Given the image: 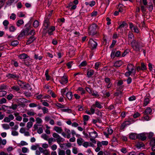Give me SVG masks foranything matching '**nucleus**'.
<instances>
[{
  "label": "nucleus",
  "instance_id": "bf43d9fd",
  "mask_svg": "<svg viewBox=\"0 0 155 155\" xmlns=\"http://www.w3.org/2000/svg\"><path fill=\"white\" fill-rule=\"evenodd\" d=\"M6 102V100L4 98H2L0 100V105L4 103H5Z\"/></svg>",
  "mask_w": 155,
  "mask_h": 155
},
{
  "label": "nucleus",
  "instance_id": "8fccbe9b",
  "mask_svg": "<svg viewBox=\"0 0 155 155\" xmlns=\"http://www.w3.org/2000/svg\"><path fill=\"white\" fill-rule=\"evenodd\" d=\"M70 56L72 57L74 56L75 54V51L74 50H70L69 52Z\"/></svg>",
  "mask_w": 155,
  "mask_h": 155
},
{
  "label": "nucleus",
  "instance_id": "7ed1b4c3",
  "mask_svg": "<svg viewBox=\"0 0 155 155\" xmlns=\"http://www.w3.org/2000/svg\"><path fill=\"white\" fill-rule=\"evenodd\" d=\"M127 69L128 70L125 74V75L126 77H129L131 74L134 75L136 74V70L134 69V66L131 64H129L127 66Z\"/></svg>",
  "mask_w": 155,
  "mask_h": 155
},
{
  "label": "nucleus",
  "instance_id": "412c9836",
  "mask_svg": "<svg viewBox=\"0 0 155 155\" xmlns=\"http://www.w3.org/2000/svg\"><path fill=\"white\" fill-rule=\"evenodd\" d=\"M90 136L91 138H95L97 136V132L95 131L93 132H91L89 133Z\"/></svg>",
  "mask_w": 155,
  "mask_h": 155
},
{
  "label": "nucleus",
  "instance_id": "473e14b6",
  "mask_svg": "<svg viewBox=\"0 0 155 155\" xmlns=\"http://www.w3.org/2000/svg\"><path fill=\"white\" fill-rule=\"evenodd\" d=\"M25 35V34L23 31H22L18 35V40H19L21 39L23 37H24Z\"/></svg>",
  "mask_w": 155,
  "mask_h": 155
},
{
  "label": "nucleus",
  "instance_id": "09e8293b",
  "mask_svg": "<svg viewBox=\"0 0 155 155\" xmlns=\"http://www.w3.org/2000/svg\"><path fill=\"white\" fill-rule=\"evenodd\" d=\"M91 94L93 96H94L96 97H99V95L98 94V92L96 91L95 92L93 91L92 92Z\"/></svg>",
  "mask_w": 155,
  "mask_h": 155
},
{
  "label": "nucleus",
  "instance_id": "de8ad7c7",
  "mask_svg": "<svg viewBox=\"0 0 155 155\" xmlns=\"http://www.w3.org/2000/svg\"><path fill=\"white\" fill-rule=\"evenodd\" d=\"M43 113L45 114L46 113H47L48 112V109L46 107H43L41 108Z\"/></svg>",
  "mask_w": 155,
  "mask_h": 155
},
{
  "label": "nucleus",
  "instance_id": "b1692460",
  "mask_svg": "<svg viewBox=\"0 0 155 155\" xmlns=\"http://www.w3.org/2000/svg\"><path fill=\"white\" fill-rule=\"evenodd\" d=\"M101 66V63L97 62H96L94 64V68L96 70H98V68Z\"/></svg>",
  "mask_w": 155,
  "mask_h": 155
},
{
  "label": "nucleus",
  "instance_id": "6e6d98bb",
  "mask_svg": "<svg viewBox=\"0 0 155 155\" xmlns=\"http://www.w3.org/2000/svg\"><path fill=\"white\" fill-rule=\"evenodd\" d=\"M7 94V92L4 91H0V96L2 97L5 95Z\"/></svg>",
  "mask_w": 155,
  "mask_h": 155
},
{
  "label": "nucleus",
  "instance_id": "f704fd0d",
  "mask_svg": "<svg viewBox=\"0 0 155 155\" xmlns=\"http://www.w3.org/2000/svg\"><path fill=\"white\" fill-rule=\"evenodd\" d=\"M23 23L24 21L22 20H19L17 21L16 23V25L18 27H19Z\"/></svg>",
  "mask_w": 155,
  "mask_h": 155
},
{
  "label": "nucleus",
  "instance_id": "f3484780",
  "mask_svg": "<svg viewBox=\"0 0 155 155\" xmlns=\"http://www.w3.org/2000/svg\"><path fill=\"white\" fill-rule=\"evenodd\" d=\"M123 64V62L121 60L117 61L115 62L114 66L116 67H119Z\"/></svg>",
  "mask_w": 155,
  "mask_h": 155
},
{
  "label": "nucleus",
  "instance_id": "0eeeda50",
  "mask_svg": "<svg viewBox=\"0 0 155 155\" xmlns=\"http://www.w3.org/2000/svg\"><path fill=\"white\" fill-rule=\"evenodd\" d=\"M4 106L7 107V110L8 111V113L9 114L11 113V111L10 110V109H12L13 110H15L18 107V106L16 104H12L11 106H7L5 105Z\"/></svg>",
  "mask_w": 155,
  "mask_h": 155
},
{
  "label": "nucleus",
  "instance_id": "6ab92c4d",
  "mask_svg": "<svg viewBox=\"0 0 155 155\" xmlns=\"http://www.w3.org/2000/svg\"><path fill=\"white\" fill-rule=\"evenodd\" d=\"M129 138L132 140H136L137 138V135L135 133H131L129 135Z\"/></svg>",
  "mask_w": 155,
  "mask_h": 155
},
{
  "label": "nucleus",
  "instance_id": "393cba45",
  "mask_svg": "<svg viewBox=\"0 0 155 155\" xmlns=\"http://www.w3.org/2000/svg\"><path fill=\"white\" fill-rule=\"evenodd\" d=\"M120 25L118 26V29H121L122 28H124L125 26L127 25V24L125 21H123L122 24H119Z\"/></svg>",
  "mask_w": 155,
  "mask_h": 155
},
{
  "label": "nucleus",
  "instance_id": "37998d69",
  "mask_svg": "<svg viewBox=\"0 0 155 155\" xmlns=\"http://www.w3.org/2000/svg\"><path fill=\"white\" fill-rule=\"evenodd\" d=\"M61 111L62 112H67L68 113H71L72 112V110L68 108L62 109Z\"/></svg>",
  "mask_w": 155,
  "mask_h": 155
},
{
  "label": "nucleus",
  "instance_id": "a18cd8bd",
  "mask_svg": "<svg viewBox=\"0 0 155 155\" xmlns=\"http://www.w3.org/2000/svg\"><path fill=\"white\" fill-rule=\"evenodd\" d=\"M45 74L46 77V80L48 81L49 80V79L50 76L48 75V70H46Z\"/></svg>",
  "mask_w": 155,
  "mask_h": 155
},
{
  "label": "nucleus",
  "instance_id": "a211bd4d",
  "mask_svg": "<svg viewBox=\"0 0 155 155\" xmlns=\"http://www.w3.org/2000/svg\"><path fill=\"white\" fill-rule=\"evenodd\" d=\"M93 106L99 109H101L103 107V106L101 105V103L97 101L95 102V104H93Z\"/></svg>",
  "mask_w": 155,
  "mask_h": 155
},
{
  "label": "nucleus",
  "instance_id": "4d7b16f0",
  "mask_svg": "<svg viewBox=\"0 0 155 155\" xmlns=\"http://www.w3.org/2000/svg\"><path fill=\"white\" fill-rule=\"evenodd\" d=\"M13 97V95L12 94H10L7 96V98L8 100H10L12 99Z\"/></svg>",
  "mask_w": 155,
  "mask_h": 155
},
{
  "label": "nucleus",
  "instance_id": "f03ea898",
  "mask_svg": "<svg viewBox=\"0 0 155 155\" xmlns=\"http://www.w3.org/2000/svg\"><path fill=\"white\" fill-rule=\"evenodd\" d=\"M99 28L95 23H93L89 25L88 28V34L92 36L94 35L97 33V31Z\"/></svg>",
  "mask_w": 155,
  "mask_h": 155
},
{
  "label": "nucleus",
  "instance_id": "052dcab7",
  "mask_svg": "<svg viewBox=\"0 0 155 155\" xmlns=\"http://www.w3.org/2000/svg\"><path fill=\"white\" fill-rule=\"evenodd\" d=\"M47 28H43V30L42 31V33L44 35H46V34L48 33Z\"/></svg>",
  "mask_w": 155,
  "mask_h": 155
},
{
  "label": "nucleus",
  "instance_id": "69168bd1",
  "mask_svg": "<svg viewBox=\"0 0 155 155\" xmlns=\"http://www.w3.org/2000/svg\"><path fill=\"white\" fill-rule=\"evenodd\" d=\"M16 6L17 8L18 9L21 8L23 6L21 2H18V3L16 5Z\"/></svg>",
  "mask_w": 155,
  "mask_h": 155
},
{
  "label": "nucleus",
  "instance_id": "20e7f679",
  "mask_svg": "<svg viewBox=\"0 0 155 155\" xmlns=\"http://www.w3.org/2000/svg\"><path fill=\"white\" fill-rule=\"evenodd\" d=\"M21 76V75L20 74L17 72H14L12 74L10 73L7 74L6 77L8 79L11 80L14 79L17 80Z\"/></svg>",
  "mask_w": 155,
  "mask_h": 155
},
{
  "label": "nucleus",
  "instance_id": "79ce46f5",
  "mask_svg": "<svg viewBox=\"0 0 155 155\" xmlns=\"http://www.w3.org/2000/svg\"><path fill=\"white\" fill-rule=\"evenodd\" d=\"M128 100L130 101H132L136 99V97L134 95H132L128 98Z\"/></svg>",
  "mask_w": 155,
  "mask_h": 155
},
{
  "label": "nucleus",
  "instance_id": "72a5a7b5",
  "mask_svg": "<svg viewBox=\"0 0 155 155\" xmlns=\"http://www.w3.org/2000/svg\"><path fill=\"white\" fill-rule=\"evenodd\" d=\"M11 89L13 90L18 91L20 90L19 87L17 85L13 86L11 87Z\"/></svg>",
  "mask_w": 155,
  "mask_h": 155
},
{
  "label": "nucleus",
  "instance_id": "e433bc0d",
  "mask_svg": "<svg viewBox=\"0 0 155 155\" xmlns=\"http://www.w3.org/2000/svg\"><path fill=\"white\" fill-rule=\"evenodd\" d=\"M19 43V42L17 40H15L12 41L11 43V45L13 46H16Z\"/></svg>",
  "mask_w": 155,
  "mask_h": 155
},
{
  "label": "nucleus",
  "instance_id": "c756f323",
  "mask_svg": "<svg viewBox=\"0 0 155 155\" xmlns=\"http://www.w3.org/2000/svg\"><path fill=\"white\" fill-rule=\"evenodd\" d=\"M150 102V100L149 98H146L144 99V103L143 106H145L147 105V104Z\"/></svg>",
  "mask_w": 155,
  "mask_h": 155
},
{
  "label": "nucleus",
  "instance_id": "3c124183",
  "mask_svg": "<svg viewBox=\"0 0 155 155\" xmlns=\"http://www.w3.org/2000/svg\"><path fill=\"white\" fill-rule=\"evenodd\" d=\"M7 89V85L3 84L0 86V90H6Z\"/></svg>",
  "mask_w": 155,
  "mask_h": 155
},
{
  "label": "nucleus",
  "instance_id": "ea45409f",
  "mask_svg": "<svg viewBox=\"0 0 155 155\" xmlns=\"http://www.w3.org/2000/svg\"><path fill=\"white\" fill-rule=\"evenodd\" d=\"M41 137L45 140H47L48 139V136L46 134H43L41 136Z\"/></svg>",
  "mask_w": 155,
  "mask_h": 155
},
{
  "label": "nucleus",
  "instance_id": "5701e85b",
  "mask_svg": "<svg viewBox=\"0 0 155 155\" xmlns=\"http://www.w3.org/2000/svg\"><path fill=\"white\" fill-rule=\"evenodd\" d=\"M134 38V36L133 34L131 32H129L128 33V41H130L131 43L132 41V39Z\"/></svg>",
  "mask_w": 155,
  "mask_h": 155
},
{
  "label": "nucleus",
  "instance_id": "a19ab883",
  "mask_svg": "<svg viewBox=\"0 0 155 155\" xmlns=\"http://www.w3.org/2000/svg\"><path fill=\"white\" fill-rule=\"evenodd\" d=\"M78 91L81 92V95L84 94L85 93V90L81 87H79L78 88Z\"/></svg>",
  "mask_w": 155,
  "mask_h": 155
},
{
  "label": "nucleus",
  "instance_id": "cd10ccee",
  "mask_svg": "<svg viewBox=\"0 0 155 155\" xmlns=\"http://www.w3.org/2000/svg\"><path fill=\"white\" fill-rule=\"evenodd\" d=\"M84 141V140L82 138H80L77 140V143L79 146L81 145Z\"/></svg>",
  "mask_w": 155,
  "mask_h": 155
},
{
  "label": "nucleus",
  "instance_id": "49530a36",
  "mask_svg": "<svg viewBox=\"0 0 155 155\" xmlns=\"http://www.w3.org/2000/svg\"><path fill=\"white\" fill-rule=\"evenodd\" d=\"M6 140L3 139L2 140L1 137H0V144L2 143L3 145H5L6 144Z\"/></svg>",
  "mask_w": 155,
  "mask_h": 155
},
{
  "label": "nucleus",
  "instance_id": "423d86ee",
  "mask_svg": "<svg viewBox=\"0 0 155 155\" xmlns=\"http://www.w3.org/2000/svg\"><path fill=\"white\" fill-rule=\"evenodd\" d=\"M50 22H49V20L48 18H46L45 19L44 22L43 24V27L46 28L48 29L49 28L50 26Z\"/></svg>",
  "mask_w": 155,
  "mask_h": 155
},
{
  "label": "nucleus",
  "instance_id": "c03bdc74",
  "mask_svg": "<svg viewBox=\"0 0 155 155\" xmlns=\"http://www.w3.org/2000/svg\"><path fill=\"white\" fill-rule=\"evenodd\" d=\"M55 104L59 108H63L65 107L64 105H62L61 104L58 103H57Z\"/></svg>",
  "mask_w": 155,
  "mask_h": 155
},
{
  "label": "nucleus",
  "instance_id": "864d4df0",
  "mask_svg": "<svg viewBox=\"0 0 155 155\" xmlns=\"http://www.w3.org/2000/svg\"><path fill=\"white\" fill-rule=\"evenodd\" d=\"M41 102H42V104L44 106L46 107H48L49 106V104L47 102H46L45 101H43L41 100Z\"/></svg>",
  "mask_w": 155,
  "mask_h": 155
},
{
  "label": "nucleus",
  "instance_id": "aec40b11",
  "mask_svg": "<svg viewBox=\"0 0 155 155\" xmlns=\"http://www.w3.org/2000/svg\"><path fill=\"white\" fill-rule=\"evenodd\" d=\"M152 111V110L151 109L150 107H148L145 109V110L143 112V113L145 115H148V114H151Z\"/></svg>",
  "mask_w": 155,
  "mask_h": 155
},
{
  "label": "nucleus",
  "instance_id": "9b49d317",
  "mask_svg": "<svg viewBox=\"0 0 155 155\" xmlns=\"http://www.w3.org/2000/svg\"><path fill=\"white\" fill-rule=\"evenodd\" d=\"M32 61L31 59H28V60H25L24 61V64L27 67H30L32 64Z\"/></svg>",
  "mask_w": 155,
  "mask_h": 155
},
{
  "label": "nucleus",
  "instance_id": "774afa93",
  "mask_svg": "<svg viewBox=\"0 0 155 155\" xmlns=\"http://www.w3.org/2000/svg\"><path fill=\"white\" fill-rule=\"evenodd\" d=\"M36 120L37 123L38 124H41L42 122V120L41 119L38 117L36 118Z\"/></svg>",
  "mask_w": 155,
  "mask_h": 155
},
{
  "label": "nucleus",
  "instance_id": "f8f14e48",
  "mask_svg": "<svg viewBox=\"0 0 155 155\" xmlns=\"http://www.w3.org/2000/svg\"><path fill=\"white\" fill-rule=\"evenodd\" d=\"M68 81V79L66 77V76H63L60 81V83L62 84H64L67 83Z\"/></svg>",
  "mask_w": 155,
  "mask_h": 155
},
{
  "label": "nucleus",
  "instance_id": "a878e982",
  "mask_svg": "<svg viewBox=\"0 0 155 155\" xmlns=\"http://www.w3.org/2000/svg\"><path fill=\"white\" fill-rule=\"evenodd\" d=\"M144 144L143 142H138L136 145V147L138 148H140L141 147L144 146Z\"/></svg>",
  "mask_w": 155,
  "mask_h": 155
},
{
  "label": "nucleus",
  "instance_id": "39448f33",
  "mask_svg": "<svg viewBox=\"0 0 155 155\" xmlns=\"http://www.w3.org/2000/svg\"><path fill=\"white\" fill-rule=\"evenodd\" d=\"M90 44L91 45V49L92 50H94L95 49L97 45V42H95L93 39H90L89 41Z\"/></svg>",
  "mask_w": 155,
  "mask_h": 155
},
{
  "label": "nucleus",
  "instance_id": "5fc2aeb1",
  "mask_svg": "<svg viewBox=\"0 0 155 155\" xmlns=\"http://www.w3.org/2000/svg\"><path fill=\"white\" fill-rule=\"evenodd\" d=\"M87 65V62L86 61H83L79 65L80 67L86 66Z\"/></svg>",
  "mask_w": 155,
  "mask_h": 155
},
{
  "label": "nucleus",
  "instance_id": "9d476101",
  "mask_svg": "<svg viewBox=\"0 0 155 155\" xmlns=\"http://www.w3.org/2000/svg\"><path fill=\"white\" fill-rule=\"evenodd\" d=\"M36 39V37L34 36L30 37L27 41L26 44L29 45L33 42Z\"/></svg>",
  "mask_w": 155,
  "mask_h": 155
},
{
  "label": "nucleus",
  "instance_id": "dca6fc26",
  "mask_svg": "<svg viewBox=\"0 0 155 155\" xmlns=\"http://www.w3.org/2000/svg\"><path fill=\"white\" fill-rule=\"evenodd\" d=\"M19 58L20 59H26V58H30V57L27 54L25 53H22L20 54L18 56Z\"/></svg>",
  "mask_w": 155,
  "mask_h": 155
},
{
  "label": "nucleus",
  "instance_id": "680f3d73",
  "mask_svg": "<svg viewBox=\"0 0 155 155\" xmlns=\"http://www.w3.org/2000/svg\"><path fill=\"white\" fill-rule=\"evenodd\" d=\"M35 34V31L34 29L32 30L28 33V35H31L32 36H34Z\"/></svg>",
  "mask_w": 155,
  "mask_h": 155
},
{
  "label": "nucleus",
  "instance_id": "f257e3e1",
  "mask_svg": "<svg viewBox=\"0 0 155 155\" xmlns=\"http://www.w3.org/2000/svg\"><path fill=\"white\" fill-rule=\"evenodd\" d=\"M131 45L134 50L137 52L140 51L142 50V48L144 46V44L141 41L134 39L132 40Z\"/></svg>",
  "mask_w": 155,
  "mask_h": 155
},
{
  "label": "nucleus",
  "instance_id": "603ef678",
  "mask_svg": "<svg viewBox=\"0 0 155 155\" xmlns=\"http://www.w3.org/2000/svg\"><path fill=\"white\" fill-rule=\"evenodd\" d=\"M141 10L142 12L143 13H145L146 11V7L144 6L141 5Z\"/></svg>",
  "mask_w": 155,
  "mask_h": 155
},
{
  "label": "nucleus",
  "instance_id": "4be33fe9",
  "mask_svg": "<svg viewBox=\"0 0 155 155\" xmlns=\"http://www.w3.org/2000/svg\"><path fill=\"white\" fill-rule=\"evenodd\" d=\"M66 96L69 100H71L73 96L72 92L71 91L68 92L66 94Z\"/></svg>",
  "mask_w": 155,
  "mask_h": 155
},
{
  "label": "nucleus",
  "instance_id": "4468645a",
  "mask_svg": "<svg viewBox=\"0 0 155 155\" xmlns=\"http://www.w3.org/2000/svg\"><path fill=\"white\" fill-rule=\"evenodd\" d=\"M94 70L90 69L88 70L87 73V77L90 78H91L94 74Z\"/></svg>",
  "mask_w": 155,
  "mask_h": 155
},
{
  "label": "nucleus",
  "instance_id": "4c0bfd02",
  "mask_svg": "<svg viewBox=\"0 0 155 155\" xmlns=\"http://www.w3.org/2000/svg\"><path fill=\"white\" fill-rule=\"evenodd\" d=\"M9 29L10 32H14L16 30V28L14 26L11 25L9 27Z\"/></svg>",
  "mask_w": 155,
  "mask_h": 155
},
{
  "label": "nucleus",
  "instance_id": "c85d7f7f",
  "mask_svg": "<svg viewBox=\"0 0 155 155\" xmlns=\"http://www.w3.org/2000/svg\"><path fill=\"white\" fill-rule=\"evenodd\" d=\"M39 25V21L37 20H35L33 23V26L35 28H37Z\"/></svg>",
  "mask_w": 155,
  "mask_h": 155
},
{
  "label": "nucleus",
  "instance_id": "2f4dec72",
  "mask_svg": "<svg viewBox=\"0 0 155 155\" xmlns=\"http://www.w3.org/2000/svg\"><path fill=\"white\" fill-rule=\"evenodd\" d=\"M42 56H39L38 54H35L34 58L36 60H41L42 59Z\"/></svg>",
  "mask_w": 155,
  "mask_h": 155
},
{
  "label": "nucleus",
  "instance_id": "338daca9",
  "mask_svg": "<svg viewBox=\"0 0 155 155\" xmlns=\"http://www.w3.org/2000/svg\"><path fill=\"white\" fill-rule=\"evenodd\" d=\"M9 18L11 19H12L13 20H14L16 18V15L14 13H12L10 16Z\"/></svg>",
  "mask_w": 155,
  "mask_h": 155
},
{
  "label": "nucleus",
  "instance_id": "ddd939ff",
  "mask_svg": "<svg viewBox=\"0 0 155 155\" xmlns=\"http://www.w3.org/2000/svg\"><path fill=\"white\" fill-rule=\"evenodd\" d=\"M150 144L152 146L151 150L153 151H155V138H153L150 141Z\"/></svg>",
  "mask_w": 155,
  "mask_h": 155
},
{
  "label": "nucleus",
  "instance_id": "6e6552de",
  "mask_svg": "<svg viewBox=\"0 0 155 155\" xmlns=\"http://www.w3.org/2000/svg\"><path fill=\"white\" fill-rule=\"evenodd\" d=\"M48 29V35H53V32L55 30V28L54 26H51Z\"/></svg>",
  "mask_w": 155,
  "mask_h": 155
},
{
  "label": "nucleus",
  "instance_id": "7c9ffc66",
  "mask_svg": "<svg viewBox=\"0 0 155 155\" xmlns=\"http://www.w3.org/2000/svg\"><path fill=\"white\" fill-rule=\"evenodd\" d=\"M54 130L59 133H61L62 130L61 127H54Z\"/></svg>",
  "mask_w": 155,
  "mask_h": 155
},
{
  "label": "nucleus",
  "instance_id": "2eb2a0df",
  "mask_svg": "<svg viewBox=\"0 0 155 155\" xmlns=\"http://www.w3.org/2000/svg\"><path fill=\"white\" fill-rule=\"evenodd\" d=\"M137 139L144 141L146 139L147 137L143 134H141L137 135Z\"/></svg>",
  "mask_w": 155,
  "mask_h": 155
},
{
  "label": "nucleus",
  "instance_id": "13d9d810",
  "mask_svg": "<svg viewBox=\"0 0 155 155\" xmlns=\"http://www.w3.org/2000/svg\"><path fill=\"white\" fill-rule=\"evenodd\" d=\"M83 120L84 121H87L89 120V116L87 115H84L83 116Z\"/></svg>",
  "mask_w": 155,
  "mask_h": 155
},
{
  "label": "nucleus",
  "instance_id": "58836bf2",
  "mask_svg": "<svg viewBox=\"0 0 155 155\" xmlns=\"http://www.w3.org/2000/svg\"><path fill=\"white\" fill-rule=\"evenodd\" d=\"M2 127L5 130L8 129L10 128L9 126L7 124H2Z\"/></svg>",
  "mask_w": 155,
  "mask_h": 155
},
{
  "label": "nucleus",
  "instance_id": "0e129e2a",
  "mask_svg": "<svg viewBox=\"0 0 155 155\" xmlns=\"http://www.w3.org/2000/svg\"><path fill=\"white\" fill-rule=\"evenodd\" d=\"M115 54V51L114 50H113L110 54V56L112 58H114L116 57Z\"/></svg>",
  "mask_w": 155,
  "mask_h": 155
},
{
  "label": "nucleus",
  "instance_id": "c9c22d12",
  "mask_svg": "<svg viewBox=\"0 0 155 155\" xmlns=\"http://www.w3.org/2000/svg\"><path fill=\"white\" fill-rule=\"evenodd\" d=\"M58 155H65V151L60 149H58Z\"/></svg>",
  "mask_w": 155,
  "mask_h": 155
},
{
  "label": "nucleus",
  "instance_id": "e2e57ef3",
  "mask_svg": "<svg viewBox=\"0 0 155 155\" xmlns=\"http://www.w3.org/2000/svg\"><path fill=\"white\" fill-rule=\"evenodd\" d=\"M32 125L33 124L32 122H29L27 123V127L29 129L32 127Z\"/></svg>",
  "mask_w": 155,
  "mask_h": 155
},
{
  "label": "nucleus",
  "instance_id": "bb28decb",
  "mask_svg": "<svg viewBox=\"0 0 155 155\" xmlns=\"http://www.w3.org/2000/svg\"><path fill=\"white\" fill-rule=\"evenodd\" d=\"M56 140L58 143L60 144L61 142L64 141V139L61 137L60 136H59V137L57 138Z\"/></svg>",
  "mask_w": 155,
  "mask_h": 155
},
{
  "label": "nucleus",
  "instance_id": "1a4fd4ad",
  "mask_svg": "<svg viewBox=\"0 0 155 155\" xmlns=\"http://www.w3.org/2000/svg\"><path fill=\"white\" fill-rule=\"evenodd\" d=\"M131 124V122L130 121L127 120L124 121L122 123L120 127V129L121 130H123L127 125H130Z\"/></svg>",
  "mask_w": 155,
  "mask_h": 155
}]
</instances>
